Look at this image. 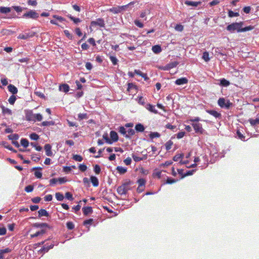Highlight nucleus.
<instances>
[{
	"label": "nucleus",
	"instance_id": "680f3d73",
	"mask_svg": "<svg viewBox=\"0 0 259 259\" xmlns=\"http://www.w3.org/2000/svg\"><path fill=\"white\" fill-rule=\"evenodd\" d=\"M134 23L136 26L140 28H143L144 26L143 24L141 23L139 20H135Z\"/></svg>",
	"mask_w": 259,
	"mask_h": 259
},
{
	"label": "nucleus",
	"instance_id": "1a4fd4ad",
	"mask_svg": "<svg viewBox=\"0 0 259 259\" xmlns=\"http://www.w3.org/2000/svg\"><path fill=\"white\" fill-rule=\"evenodd\" d=\"M35 114L33 113L32 111H28L26 113L25 117L28 121H35L34 119Z\"/></svg>",
	"mask_w": 259,
	"mask_h": 259
},
{
	"label": "nucleus",
	"instance_id": "58836bf2",
	"mask_svg": "<svg viewBox=\"0 0 259 259\" xmlns=\"http://www.w3.org/2000/svg\"><path fill=\"white\" fill-rule=\"evenodd\" d=\"M41 124L43 126L53 125L54 124V122L53 121H45L41 123Z\"/></svg>",
	"mask_w": 259,
	"mask_h": 259
},
{
	"label": "nucleus",
	"instance_id": "a878e982",
	"mask_svg": "<svg viewBox=\"0 0 259 259\" xmlns=\"http://www.w3.org/2000/svg\"><path fill=\"white\" fill-rule=\"evenodd\" d=\"M137 183L139 185L138 187H145L146 181L144 179L141 178V179H139L137 181Z\"/></svg>",
	"mask_w": 259,
	"mask_h": 259
},
{
	"label": "nucleus",
	"instance_id": "5fc2aeb1",
	"mask_svg": "<svg viewBox=\"0 0 259 259\" xmlns=\"http://www.w3.org/2000/svg\"><path fill=\"white\" fill-rule=\"evenodd\" d=\"M78 168L81 171L84 172L87 169V166L84 164H81L79 165Z\"/></svg>",
	"mask_w": 259,
	"mask_h": 259
},
{
	"label": "nucleus",
	"instance_id": "c85d7f7f",
	"mask_svg": "<svg viewBox=\"0 0 259 259\" xmlns=\"http://www.w3.org/2000/svg\"><path fill=\"white\" fill-rule=\"evenodd\" d=\"M20 143L21 145L25 148L27 147L29 145V142L26 139H22Z\"/></svg>",
	"mask_w": 259,
	"mask_h": 259
},
{
	"label": "nucleus",
	"instance_id": "f257e3e1",
	"mask_svg": "<svg viewBox=\"0 0 259 259\" xmlns=\"http://www.w3.org/2000/svg\"><path fill=\"white\" fill-rule=\"evenodd\" d=\"M243 22L242 21L240 22H234L228 25L226 27V29L230 32H233L235 30L238 32H241L250 31L254 28V26L251 25L243 28Z\"/></svg>",
	"mask_w": 259,
	"mask_h": 259
},
{
	"label": "nucleus",
	"instance_id": "7ed1b4c3",
	"mask_svg": "<svg viewBox=\"0 0 259 259\" xmlns=\"http://www.w3.org/2000/svg\"><path fill=\"white\" fill-rule=\"evenodd\" d=\"M218 104L221 108L226 109H229L232 105V103H231L229 100H226L224 98H220L218 100Z\"/></svg>",
	"mask_w": 259,
	"mask_h": 259
},
{
	"label": "nucleus",
	"instance_id": "2eb2a0df",
	"mask_svg": "<svg viewBox=\"0 0 259 259\" xmlns=\"http://www.w3.org/2000/svg\"><path fill=\"white\" fill-rule=\"evenodd\" d=\"M82 211L84 215H87L93 212L92 207L91 206L84 207L82 208Z\"/></svg>",
	"mask_w": 259,
	"mask_h": 259
},
{
	"label": "nucleus",
	"instance_id": "bf43d9fd",
	"mask_svg": "<svg viewBox=\"0 0 259 259\" xmlns=\"http://www.w3.org/2000/svg\"><path fill=\"white\" fill-rule=\"evenodd\" d=\"M160 136V134L157 132L151 133L150 135V138L152 139L154 138H159Z\"/></svg>",
	"mask_w": 259,
	"mask_h": 259
},
{
	"label": "nucleus",
	"instance_id": "79ce46f5",
	"mask_svg": "<svg viewBox=\"0 0 259 259\" xmlns=\"http://www.w3.org/2000/svg\"><path fill=\"white\" fill-rule=\"evenodd\" d=\"M94 170L95 171V172L96 174H99L101 172V168H100V166L98 165V164H96L95 166H94Z\"/></svg>",
	"mask_w": 259,
	"mask_h": 259
},
{
	"label": "nucleus",
	"instance_id": "c756f323",
	"mask_svg": "<svg viewBox=\"0 0 259 259\" xmlns=\"http://www.w3.org/2000/svg\"><path fill=\"white\" fill-rule=\"evenodd\" d=\"M239 16V14L238 12H234L232 10H229L228 11V16L230 18L233 17H238Z\"/></svg>",
	"mask_w": 259,
	"mask_h": 259
},
{
	"label": "nucleus",
	"instance_id": "052dcab7",
	"mask_svg": "<svg viewBox=\"0 0 259 259\" xmlns=\"http://www.w3.org/2000/svg\"><path fill=\"white\" fill-rule=\"evenodd\" d=\"M110 59L113 65H116L118 62L117 58L114 56H110Z\"/></svg>",
	"mask_w": 259,
	"mask_h": 259
},
{
	"label": "nucleus",
	"instance_id": "0eeeda50",
	"mask_svg": "<svg viewBox=\"0 0 259 259\" xmlns=\"http://www.w3.org/2000/svg\"><path fill=\"white\" fill-rule=\"evenodd\" d=\"M91 25L93 27L99 26L100 27H104L105 24L103 19L98 18L95 21H91Z\"/></svg>",
	"mask_w": 259,
	"mask_h": 259
},
{
	"label": "nucleus",
	"instance_id": "338daca9",
	"mask_svg": "<svg viewBox=\"0 0 259 259\" xmlns=\"http://www.w3.org/2000/svg\"><path fill=\"white\" fill-rule=\"evenodd\" d=\"M93 222V220L92 219H90L89 220H85L83 222V225H91Z\"/></svg>",
	"mask_w": 259,
	"mask_h": 259
},
{
	"label": "nucleus",
	"instance_id": "de8ad7c7",
	"mask_svg": "<svg viewBox=\"0 0 259 259\" xmlns=\"http://www.w3.org/2000/svg\"><path fill=\"white\" fill-rule=\"evenodd\" d=\"M175 29L178 31L181 32L184 29V26L181 24H177L175 27Z\"/></svg>",
	"mask_w": 259,
	"mask_h": 259
},
{
	"label": "nucleus",
	"instance_id": "4c0bfd02",
	"mask_svg": "<svg viewBox=\"0 0 259 259\" xmlns=\"http://www.w3.org/2000/svg\"><path fill=\"white\" fill-rule=\"evenodd\" d=\"M68 17L72 20L73 21V22L75 24L76 23H78L79 22H81V20L80 19L78 18H75L73 16H72L71 15H70V16H68Z\"/></svg>",
	"mask_w": 259,
	"mask_h": 259
},
{
	"label": "nucleus",
	"instance_id": "13d9d810",
	"mask_svg": "<svg viewBox=\"0 0 259 259\" xmlns=\"http://www.w3.org/2000/svg\"><path fill=\"white\" fill-rule=\"evenodd\" d=\"M34 119H35V121L36 120L40 121L42 120V116L40 114L37 113L36 114H35Z\"/></svg>",
	"mask_w": 259,
	"mask_h": 259
},
{
	"label": "nucleus",
	"instance_id": "5701e85b",
	"mask_svg": "<svg viewBox=\"0 0 259 259\" xmlns=\"http://www.w3.org/2000/svg\"><path fill=\"white\" fill-rule=\"evenodd\" d=\"M135 130L138 132H143L145 130V127L141 123L137 124L135 126Z\"/></svg>",
	"mask_w": 259,
	"mask_h": 259
},
{
	"label": "nucleus",
	"instance_id": "603ef678",
	"mask_svg": "<svg viewBox=\"0 0 259 259\" xmlns=\"http://www.w3.org/2000/svg\"><path fill=\"white\" fill-rule=\"evenodd\" d=\"M65 197L67 199L71 200V201L73 200V197L72 194L70 192H67L65 193Z\"/></svg>",
	"mask_w": 259,
	"mask_h": 259
},
{
	"label": "nucleus",
	"instance_id": "cd10ccee",
	"mask_svg": "<svg viewBox=\"0 0 259 259\" xmlns=\"http://www.w3.org/2000/svg\"><path fill=\"white\" fill-rule=\"evenodd\" d=\"M55 197L58 201H62L64 198L63 195L60 192L56 193Z\"/></svg>",
	"mask_w": 259,
	"mask_h": 259
},
{
	"label": "nucleus",
	"instance_id": "2f4dec72",
	"mask_svg": "<svg viewBox=\"0 0 259 259\" xmlns=\"http://www.w3.org/2000/svg\"><path fill=\"white\" fill-rule=\"evenodd\" d=\"M53 247V244H51L49 246L45 245L44 246H43V247L40 250L44 251L45 252H48L49 250V249L52 248Z\"/></svg>",
	"mask_w": 259,
	"mask_h": 259
},
{
	"label": "nucleus",
	"instance_id": "a18cd8bd",
	"mask_svg": "<svg viewBox=\"0 0 259 259\" xmlns=\"http://www.w3.org/2000/svg\"><path fill=\"white\" fill-rule=\"evenodd\" d=\"M118 131L121 134L123 135V136H124L125 137V135H126V131L125 130V128H124V127L120 126L119 128Z\"/></svg>",
	"mask_w": 259,
	"mask_h": 259
},
{
	"label": "nucleus",
	"instance_id": "37998d69",
	"mask_svg": "<svg viewBox=\"0 0 259 259\" xmlns=\"http://www.w3.org/2000/svg\"><path fill=\"white\" fill-rule=\"evenodd\" d=\"M73 159L74 160H75L76 161H79V162L81 161L82 160V159H83L82 156L79 155H73Z\"/></svg>",
	"mask_w": 259,
	"mask_h": 259
},
{
	"label": "nucleus",
	"instance_id": "774afa93",
	"mask_svg": "<svg viewBox=\"0 0 259 259\" xmlns=\"http://www.w3.org/2000/svg\"><path fill=\"white\" fill-rule=\"evenodd\" d=\"M243 10L246 14H248L250 12L251 8L249 6L245 7L243 8Z\"/></svg>",
	"mask_w": 259,
	"mask_h": 259
},
{
	"label": "nucleus",
	"instance_id": "49530a36",
	"mask_svg": "<svg viewBox=\"0 0 259 259\" xmlns=\"http://www.w3.org/2000/svg\"><path fill=\"white\" fill-rule=\"evenodd\" d=\"M34 226L37 228H41L44 227H48V225L47 223H35Z\"/></svg>",
	"mask_w": 259,
	"mask_h": 259
},
{
	"label": "nucleus",
	"instance_id": "f3484780",
	"mask_svg": "<svg viewBox=\"0 0 259 259\" xmlns=\"http://www.w3.org/2000/svg\"><path fill=\"white\" fill-rule=\"evenodd\" d=\"M146 109L149 111L154 113L157 114L158 111L155 109V106L150 104H148L146 106Z\"/></svg>",
	"mask_w": 259,
	"mask_h": 259
},
{
	"label": "nucleus",
	"instance_id": "72a5a7b5",
	"mask_svg": "<svg viewBox=\"0 0 259 259\" xmlns=\"http://www.w3.org/2000/svg\"><path fill=\"white\" fill-rule=\"evenodd\" d=\"M8 138L10 140H11L12 141H16L18 139L19 136H18V135L15 134H12V135H9L8 136Z\"/></svg>",
	"mask_w": 259,
	"mask_h": 259
},
{
	"label": "nucleus",
	"instance_id": "39448f33",
	"mask_svg": "<svg viewBox=\"0 0 259 259\" xmlns=\"http://www.w3.org/2000/svg\"><path fill=\"white\" fill-rule=\"evenodd\" d=\"M128 190V183H124L117 188V192L120 195H125Z\"/></svg>",
	"mask_w": 259,
	"mask_h": 259
},
{
	"label": "nucleus",
	"instance_id": "e433bc0d",
	"mask_svg": "<svg viewBox=\"0 0 259 259\" xmlns=\"http://www.w3.org/2000/svg\"><path fill=\"white\" fill-rule=\"evenodd\" d=\"M202 58L205 62L209 61L210 58H209V53L207 52H205L203 54Z\"/></svg>",
	"mask_w": 259,
	"mask_h": 259
},
{
	"label": "nucleus",
	"instance_id": "f03ea898",
	"mask_svg": "<svg viewBox=\"0 0 259 259\" xmlns=\"http://www.w3.org/2000/svg\"><path fill=\"white\" fill-rule=\"evenodd\" d=\"M134 4V2H130L129 4L126 5L121 6H117L116 7H112L109 9H108V11L112 12L114 14H118L121 12L123 11H124L125 9L128 7V6L133 5Z\"/></svg>",
	"mask_w": 259,
	"mask_h": 259
},
{
	"label": "nucleus",
	"instance_id": "b1692460",
	"mask_svg": "<svg viewBox=\"0 0 259 259\" xmlns=\"http://www.w3.org/2000/svg\"><path fill=\"white\" fill-rule=\"evenodd\" d=\"M135 134V130L133 128H130L126 131V135L125 138H130L131 136H133Z\"/></svg>",
	"mask_w": 259,
	"mask_h": 259
},
{
	"label": "nucleus",
	"instance_id": "4468645a",
	"mask_svg": "<svg viewBox=\"0 0 259 259\" xmlns=\"http://www.w3.org/2000/svg\"><path fill=\"white\" fill-rule=\"evenodd\" d=\"M110 136L111 138V141L116 142L118 140V136L116 132L115 131H112L110 132Z\"/></svg>",
	"mask_w": 259,
	"mask_h": 259
},
{
	"label": "nucleus",
	"instance_id": "8fccbe9b",
	"mask_svg": "<svg viewBox=\"0 0 259 259\" xmlns=\"http://www.w3.org/2000/svg\"><path fill=\"white\" fill-rule=\"evenodd\" d=\"M30 145L35 148V150L38 151H40L42 150V147L40 146H37L35 143H31Z\"/></svg>",
	"mask_w": 259,
	"mask_h": 259
},
{
	"label": "nucleus",
	"instance_id": "9d476101",
	"mask_svg": "<svg viewBox=\"0 0 259 259\" xmlns=\"http://www.w3.org/2000/svg\"><path fill=\"white\" fill-rule=\"evenodd\" d=\"M45 150L46 151V155L48 156H52L53 152H52V147L51 145L47 144L44 146Z\"/></svg>",
	"mask_w": 259,
	"mask_h": 259
},
{
	"label": "nucleus",
	"instance_id": "f704fd0d",
	"mask_svg": "<svg viewBox=\"0 0 259 259\" xmlns=\"http://www.w3.org/2000/svg\"><path fill=\"white\" fill-rule=\"evenodd\" d=\"M183 157H184V154H176L175 156H174L173 160L175 161H178L180 159L183 158Z\"/></svg>",
	"mask_w": 259,
	"mask_h": 259
},
{
	"label": "nucleus",
	"instance_id": "3c124183",
	"mask_svg": "<svg viewBox=\"0 0 259 259\" xmlns=\"http://www.w3.org/2000/svg\"><path fill=\"white\" fill-rule=\"evenodd\" d=\"M2 111L4 114H11L12 112L11 110L8 108H5V107H2Z\"/></svg>",
	"mask_w": 259,
	"mask_h": 259
},
{
	"label": "nucleus",
	"instance_id": "473e14b6",
	"mask_svg": "<svg viewBox=\"0 0 259 259\" xmlns=\"http://www.w3.org/2000/svg\"><path fill=\"white\" fill-rule=\"evenodd\" d=\"M173 144L172 141L171 140L168 141L165 144V149L166 150H169L171 149V146Z\"/></svg>",
	"mask_w": 259,
	"mask_h": 259
},
{
	"label": "nucleus",
	"instance_id": "20e7f679",
	"mask_svg": "<svg viewBox=\"0 0 259 259\" xmlns=\"http://www.w3.org/2000/svg\"><path fill=\"white\" fill-rule=\"evenodd\" d=\"M38 17V14L34 10H30L24 13L22 16V17L24 18H31L32 19H36Z\"/></svg>",
	"mask_w": 259,
	"mask_h": 259
},
{
	"label": "nucleus",
	"instance_id": "69168bd1",
	"mask_svg": "<svg viewBox=\"0 0 259 259\" xmlns=\"http://www.w3.org/2000/svg\"><path fill=\"white\" fill-rule=\"evenodd\" d=\"M40 200H41V198L39 197H35L32 198V199H31L32 201L35 203H39L40 202Z\"/></svg>",
	"mask_w": 259,
	"mask_h": 259
},
{
	"label": "nucleus",
	"instance_id": "c9c22d12",
	"mask_svg": "<svg viewBox=\"0 0 259 259\" xmlns=\"http://www.w3.org/2000/svg\"><path fill=\"white\" fill-rule=\"evenodd\" d=\"M16 100V97L14 95H12L10 96L9 99H8V101L9 103L11 105H13Z\"/></svg>",
	"mask_w": 259,
	"mask_h": 259
},
{
	"label": "nucleus",
	"instance_id": "a211bd4d",
	"mask_svg": "<svg viewBox=\"0 0 259 259\" xmlns=\"http://www.w3.org/2000/svg\"><path fill=\"white\" fill-rule=\"evenodd\" d=\"M90 180L94 187H97L99 186V181L97 178L95 176H91Z\"/></svg>",
	"mask_w": 259,
	"mask_h": 259
},
{
	"label": "nucleus",
	"instance_id": "0e129e2a",
	"mask_svg": "<svg viewBox=\"0 0 259 259\" xmlns=\"http://www.w3.org/2000/svg\"><path fill=\"white\" fill-rule=\"evenodd\" d=\"M34 176L36 178L38 179H40L42 177V173L40 171L36 170L34 172Z\"/></svg>",
	"mask_w": 259,
	"mask_h": 259
},
{
	"label": "nucleus",
	"instance_id": "7c9ffc66",
	"mask_svg": "<svg viewBox=\"0 0 259 259\" xmlns=\"http://www.w3.org/2000/svg\"><path fill=\"white\" fill-rule=\"evenodd\" d=\"M132 157L135 161L138 162V161L142 160L144 159H146L147 158V156L146 155L144 158H143V157H138L135 154H133Z\"/></svg>",
	"mask_w": 259,
	"mask_h": 259
},
{
	"label": "nucleus",
	"instance_id": "6e6552de",
	"mask_svg": "<svg viewBox=\"0 0 259 259\" xmlns=\"http://www.w3.org/2000/svg\"><path fill=\"white\" fill-rule=\"evenodd\" d=\"M35 33L33 31H30L28 33H25L24 34L21 33L18 35V38L21 39H27L29 38L32 37L35 35Z\"/></svg>",
	"mask_w": 259,
	"mask_h": 259
},
{
	"label": "nucleus",
	"instance_id": "6e6d98bb",
	"mask_svg": "<svg viewBox=\"0 0 259 259\" xmlns=\"http://www.w3.org/2000/svg\"><path fill=\"white\" fill-rule=\"evenodd\" d=\"M66 226L69 230H72L74 228V225L71 222H68L66 223Z\"/></svg>",
	"mask_w": 259,
	"mask_h": 259
},
{
	"label": "nucleus",
	"instance_id": "e2e57ef3",
	"mask_svg": "<svg viewBox=\"0 0 259 259\" xmlns=\"http://www.w3.org/2000/svg\"><path fill=\"white\" fill-rule=\"evenodd\" d=\"M221 84L224 86H228L229 85L230 82L225 79H223L221 80Z\"/></svg>",
	"mask_w": 259,
	"mask_h": 259
},
{
	"label": "nucleus",
	"instance_id": "09e8293b",
	"mask_svg": "<svg viewBox=\"0 0 259 259\" xmlns=\"http://www.w3.org/2000/svg\"><path fill=\"white\" fill-rule=\"evenodd\" d=\"M237 135L238 137V138L242 141L245 140V136L240 132L239 130H237Z\"/></svg>",
	"mask_w": 259,
	"mask_h": 259
},
{
	"label": "nucleus",
	"instance_id": "dca6fc26",
	"mask_svg": "<svg viewBox=\"0 0 259 259\" xmlns=\"http://www.w3.org/2000/svg\"><path fill=\"white\" fill-rule=\"evenodd\" d=\"M201 2H192L187 1L185 2V4L187 6H191L193 7H197L201 4Z\"/></svg>",
	"mask_w": 259,
	"mask_h": 259
},
{
	"label": "nucleus",
	"instance_id": "4be33fe9",
	"mask_svg": "<svg viewBox=\"0 0 259 259\" xmlns=\"http://www.w3.org/2000/svg\"><path fill=\"white\" fill-rule=\"evenodd\" d=\"M59 89L60 91H62L65 93H67L69 90V87L67 84H63L59 86Z\"/></svg>",
	"mask_w": 259,
	"mask_h": 259
},
{
	"label": "nucleus",
	"instance_id": "4d7b16f0",
	"mask_svg": "<svg viewBox=\"0 0 259 259\" xmlns=\"http://www.w3.org/2000/svg\"><path fill=\"white\" fill-rule=\"evenodd\" d=\"M33 190V186L32 185H28L25 188V191L27 192H31Z\"/></svg>",
	"mask_w": 259,
	"mask_h": 259
},
{
	"label": "nucleus",
	"instance_id": "393cba45",
	"mask_svg": "<svg viewBox=\"0 0 259 259\" xmlns=\"http://www.w3.org/2000/svg\"><path fill=\"white\" fill-rule=\"evenodd\" d=\"M11 11V9L9 7H0V12L3 14H7Z\"/></svg>",
	"mask_w": 259,
	"mask_h": 259
},
{
	"label": "nucleus",
	"instance_id": "f8f14e48",
	"mask_svg": "<svg viewBox=\"0 0 259 259\" xmlns=\"http://www.w3.org/2000/svg\"><path fill=\"white\" fill-rule=\"evenodd\" d=\"M188 81V80L186 77H182V78L177 79L175 81V83L177 85H182V84L187 83Z\"/></svg>",
	"mask_w": 259,
	"mask_h": 259
},
{
	"label": "nucleus",
	"instance_id": "412c9836",
	"mask_svg": "<svg viewBox=\"0 0 259 259\" xmlns=\"http://www.w3.org/2000/svg\"><path fill=\"white\" fill-rule=\"evenodd\" d=\"M248 121L252 126H255L259 124V117L255 119L250 118L248 119Z\"/></svg>",
	"mask_w": 259,
	"mask_h": 259
},
{
	"label": "nucleus",
	"instance_id": "9b49d317",
	"mask_svg": "<svg viewBox=\"0 0 259 259\" xmlns=\"http://www.w3.org/2000/svg\"><path fill=\"white\" fill-rule=\"evenodd\" d=\"M206 112L214 116L215 118H221V114L219 113L215 110H207Z\"/></svg>",
	"mask_w": 259,
	"mask_h": 259
},
{
	"label": "nucleus",
	"instance_id": "ddd939ff",
	"mask_svg": "<svg viewBox=\"0 0 259 259\" xmlns=\"http://www.w3.org/2000/svg\"><path fill=\"white\" fill-rule=\"evenodd\" d=\"M8 89L10 92L13 94V95L16 94L18 92L17 88L13 84H9L8 86Z\"/></svg>",
	"mask_w": 259,
	"mask_h": 259
},
{
	"label": "nucleus",
	"instance_id": "c03bdc74",
	"mask_svg": "<svg viewBox=\"0 0 259 259\" xmlns=\"http://www.w3.org/2000/svg\"><path fill=\"white\" fill-rule=\"evenodd\" d=\"M103 138L106 141V143L110 144L112 143V141H111V140L108 138L107 134H104L103 135Z\"/></svg>",
	"mask_w": 259,
	"mask_h": 259
},
{
	"label": "nucleus",
	"instance_id": "6ab92c4d",
	"mask_svg": "<svg viewBox=\"0 0 259 259\" xmlns=\"http://www.w3.org/2000/svg\"><path fill=\"white\" fill-rule=\"evenodd\" d=\"M38 217L40 218L43 216L48 217L49 213L45 209H40L38 211Z\"/></svg>",
	"mask_w": 259,
	"mask_h": 259
},
{
	"label": "nucleus",
	"instance_id": "a19ab883",
	"mask_svg": "<svg viewBox=\"0 0 259 259\" xmlns=\"http://www.w3.org/2000/svg\"><path fill=\"white\" fill-rule=\"evenodd\" d=\"M178 65V62L176 61L169 63L167 64L169 69L176 67Z\"/></svg>",
	"mask_w": 259,
	"mask_h": 259
},
{
	"label": "nucleus",
	"instance_id": "423d86ee",
	"mask_svg": "<svg viewBox=\"0 0 259 259\" xmlns=\"http://www.w3.org/2000/svg\"><path fill=\"white\" fill-rule=\"evenodd\" d=\"M191 125L196 133L202 134L204 133V130L203 128L202 124L200 123H192Z\"/></svg>",
	"mask_w": 259,
	"mask_h": 259
},
{
	"label": "nucleus",
	"instance_id": "bb28decb",
	"mask_svg": "<svg viewBox=\"0 0 259 259\" xmlns=\"http://www.w3.org/2000/svg\"><path fill=\"white\" fill-rule=\"evenodd\" d=\"M116 169L120 174H124L127 171V168L122 166H117Z\"/></svg>",
	"mask_w": 259,
	"mask_h": 259
},
{
	"label": "nucleus",
	"instance_id": "aec40b11",
	"mask_svg": "<svg viewBox=\"0 0 259 259\" xmlns=\"http://www.w3.org/2000/svg\"><path fill=\"white\" fill-rule=\"evenodd\" d=\"M152 51L155 54H158L162 51L161 48L159 45H155L152 48Z\"/></svg>",
	"mask_w": 259,
	"mask_h": 259
},
{
	"label": "nucleus",
	"instance_id": "ea45409f",
	"mask_svg": "<svg viewBox=\"0 0 259 259\" xmlns=\"http://www.w3.org/2000/svg\"><path fill=\"white\" fill-rule=\"evenodd\" d=\"M30 138L32 140H37L39 139V136L36 133H32L30 135Z\"/></svg>",
	"mask_w": 259,
	"mask_h": 259
},
{
	"label": "nucleus",
	"instance_id": "864d4df0",
	"mask_svg": "<svg viewBox=\"0 0 259 259\" xmlns=\"http://www.w3.org/2000/svg\"><path fill=\"white\" fill-rule=\"evenodd\" d=\"M78 117L80 120H82L83 119H87L88 118L87 113H79L78 115Z\"/></svg>",
	"mask_w": 259,
	"mask_h": 259
}]
</instances>
